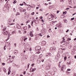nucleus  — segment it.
Here are the masks:
<instances>
[{"label":"nucleus","instance_id":"f257e3e1","mask_svg":"<svg viewBox=\"0 0 76 76\" xmlns=\"http://www.w3.org/2000/svg\"><path fill=\"white\" fill-rule=\"evenodd\" d=\"M3 34H4L5 35H8V37H10V34L7 32V31H3Z\"/></svg>","mask_w":76,"mask_h":76},{"label":"nucleus","instance_id":"f03ea898","mask_svg":"<svg viewBox=\"0 0 76 76\" xmlns=\"http://www.w3.org/2000/svg\"><path fill=\"white\" fill-rule=\"evenodd\" d=\"M50 50H51V51H54L56 50V47H53V48H51Z\"/></svg>","mask_w":76,"mask_h":76},{"label":"nucleus","instance_id":"7ed1b4c3","mask_svg":"<svg viewBox=\"0 0 76 76\" xmlns=\"http://www.w3.org/2000/svg\"><path fill=\"white\" fill-rule=\"evenodd\" d=\"M46 44V42L45 41H43L42 42L41 45L42 46H45Z\"/></svg>","mask_w":76,"mask_h":76},{"label":"nucleus","instance_id":"20e7f679","mask_svg":"<svg viewBox=\"0 0 76 76\" xmlns=\"http://www.w3.org/2000/svg\"><path fill=\"white\" fill-rule=\"evenodd\" d=\"M46 57H51V53H48L46 54Z\"/></svg>","mask_w":76,"mask_h":76},{"label":"nucleus","instance_id":"39448f33","mask_svg":"<svg viewBox=\"0 0 76 76\" xmlns=\"http://www.w3.org/2000/svg\"><path fill=\"white\" fill-rule=\"evenodd\" d=\"M48 19H50V20H53L52 16H51V15H49L48 17Z\"/></svg>","mask_w":76,"mask_h":76},{"label":"nucleus","instance_id":"423d86ee","mask_svg":"<svg viewBox=\"0 0 76 76\" xmlns=\"http://www.w3.org/2000/svg\"><path fill=\"white\" fill-rule=\"evenodd\" d=\"M35 70H36V68H30V71H31L32 72H34Z\"/></svg>","mask_w":76,"mask_h":76},{"label":"nucleus","instance_id":"0eeeda50","mask_svg":"<svg viewBox=\"0 0 76 76\" xmlns=\"http://www.w3.org/2000/svg\"><path fill=\"white\" fill-rule=\"evenodd\" d=\"M18 53V51L17 50H15L14 51V53L15 54H17Z\"/></svg>","mask_w":76,"mask_h":76},{"label":"nucleus","instance_id":"6e6552de","mask_svg":"<svg viewBox=\"0 0 76 76\" xmlns=\"http://www.w3.org/2000/svg\"><path fill=\"white\" fill-rule=\"evenodd\" d=\"M13 61V58H10V62H12Z\"/></svg>","mask_w":76,"mask_h":76},{"label":"nucleus","instance_id":"1a4fd4ad","mask_svg":"<svg viewBox=\"0 0 76 76\" xmlns=\"http://www.w3.org/2000/svg\"><path fill=\"white\" fill-rule=\"evenodd\" d=\"M68 3L70 5H71L72 4V0H69Z\"/></svg>","mask_w":76,"mask_h":76},{"label":"nucleus","instance_id":"9d476101","mask_svg":"<svg viewBox=\"0 0 76 76\" xmlns=\"http://www.w3.org/2000/svg\"><path fill=\"white\" fill-rule=\"evenodd\" d=\"M46 69L47 70H48V69H50V66H49L48 65L47 66H46Z\"/></svg>","mask_w":76,"mask_h":76},{"label":"nucleus","instance_id":"9b49d317","mask_svg":"<svg viewBox=\"0 0 76 76\" xmlns=\"http://www.w3.org/2000/svg\"><path fill=\"white\" fill-rule=\"evenodd\" d=\"M17 28H18V29H20L21 28V27L19 25H18L17 27Z\"/></svg>","mask_w":76,"mask_h":76},{"label":"nucleus","instance_id":"f8f14e48","mask_svg":"<svg viewBox=\"0 0 76 76\" xmlns=\"http://www.w3.org/2000/svg\"><path fill=\"white\" fill-rule=\"evenodd\" d=\"M6 28H7V27H4V29L3 30V31H6Z\"/></svg>","mask_w":76,"mask_h":76},{"label":"nucleus","instance_id":"ddd939ff","mask_svg":"<svg viewBox=\"0 0 76 76\" xmlns=\"http://www.w3.org/2000/svg\"><path fill=\"white\" fill-rule=\"evenodd\" d=\"M62 68L64 69H66V66L64 65H63Z\"/></svg>","mask_w":76,"mask_h":76},{"label":"nucleus","instance_id":"4468645a","mask_svg":"<svg viewBox=\"0 0 76 76\" xmlns=\"http://www.w3.org/2000/svg\"><path fill=\"white\" fill-rule=\"evenodd\" d=\"M30 36L31 37H33V34H32V31H31L30 32Z\"/></svg>","mask_w":76,"mask_h":76},{"label":"nucleus","instance_id":"2eb2a0df","mask_svg":"<svg viewBox=\"0 0 76 76\" xmlns=\"http://www.w3.org/2000/svg\"><path fill=\"white\" fill-rule=\"evenodd\" d=\"M32 6L31 7H32V8H34V7H35V5L34 4H33L32 5Z\"/></svg>","mask_w":76,"mask_h":76},{"label":"nucleus","instance_id":"dca6fc26","mask_svg":"<svg viewBox=\"0 0 76 76\" xmlns=\"http://www.w3.org/2000/svg\"><path fill=\"white\" fill-rule=\"evenodd\" d=\"M18 15H20V13L17 12L16 14V16H18Z\"/></svg>","mask_w":76,"mask_h":76},{"label":"nucleus","instance_id":"f3484780","mask_svg":"<svg viewBox=\"0 0 76 76\" xmlns=\"http://www.w3.org/2000/svg\"><path fill=\"white\" fill-rule=\"evenodd\" d=\"M44 61V59H40L39 60L40 63L41 62V61H42V62H43Z\"/></svg>","mask_w":76,"mask_h":76},{"label":"nucleus","instance_id":"a211bd4d","mask_svg":"<svg viewBox=\"0 0 76 76\" xmlns=\"http://www.w3.org/2000/svg\"><path fill=\"white\" fill-rule=\"evenodd\" d=\"M3 70L4 72H6V69H5V68H4L3 69Z\"/></svg>","mask_w":76,"mask_h":76},{"label":"nucleus","instance_id":"6ab92c4d","mask_svg":"<svg viewBox=\"0 0 76 76\" xmlns=\"http://www.w3.org/2000/svg\"><path fill=\"white\" fill-rule=\"evenodd\" d=\"M37 48H38L37 50H41V47L39 46Z\"/></svg>","mask_w":76,"mask_h":76},{"label":"nucleus","instance_id":"aec40b11","mask_svg":"<svg viewBox=\"0 0 76 76\" xmlns=\"http://www.w3.org/2000/svg\"><path fill=\"white\" fill-rule=\"evenodd\" d=\"M49 8L50 9H51L53 8V6H50L49 7Z\"/></svg>","mask_w":76,"mask_h":76},{"label":"nucleus","instance_id":"412c9836","mask_svg":"<svg viewBox=\"0 0 76 76\" xmlns=\"http://www.w3.org/2000/svg\"><path fill=\"white\" fill-rule=\"evenodd\" d=\"M23 60H26V58L25 57V56H24L23 57Z\"/></svg>","mask_w":76,"mask_h":76},{"label":"nucleus","instance_id":"4be33fe9","mask_svg":"<svg viewBox=\"0 0 76 76\" xmlns=\"http://www.w3.org/2000/svg\"><path fill=\"white\" fill-rule=\"evenodd\" d=\"M39 58H41V57H42V54L40 55L39 56Z\"/></svg>","mask_w":76,"mask_h":76},{"label":"nucleus","instance_id":"5701e85b","mask_svg":"<svg viewBox=\"0 0 76 76\" xmlns=\"http://www.w3.org/2000/svg\"><path fill=\"white\" fill-rule=\"evenodd\" d=\"M59 26H60V27H62V26H61V23H59Z\"/></svg>","mask_w":76,"mask_h":76},{"label":"nucleus","instance_id":"b1692460","mask_svg":"<svg viewBox=\"0 0 76 76\" xmlns=\"http://www.w3.org/2000/svg\"><path fill=\"white\" fill-rule=\"evenodd\" d=\"M56 67H53V70H56Z\"/></svg>","mask_w":76,"mask_h":76},{"label":"nucleus","instance_id":"393cba45","mask_svg":"<svg viewBox=\"0 0 76 76\" xmlns=\"http://www.w3.org/2000/svg\"><path fill=\"white\" fill-rule=\"evenodd\" d=\"M25 58H26V59H27L28 58V56L27 55H26L25 56Z\"/></svg>","mask_w":76,"mask_h":76},{"label":"nucleus","instance_id":"a878e982","mask_svg":"<svg viewBox=\"0 0 76 76\" xmlns=\"http://www.w3.org/2000/svg\"><path fill=\"white\" fill-rule=\"evenodd\" d=\"M18 32H19L20 34H22V32H21V31L20 30H18Z\"/></svg>","mask_w":76,"mask_h":76},{"label":"nucleus","instance_id":"bb28decb","mask_svg":"<svg viewBox=\"0 0 76 76\" xmlns=\"http://www.w3.org/2000/svg\"><path fill=\"white\" fill-rule=\"evenodd\" d=\"M14 33L15 34H16V33H15V31H13L12 33V35H13V34H14Z\"/></svg>","mask_w":76,"mask_h":76},{"label":"nucleus","instance_id":"cd10ccee","mask_svg":"<svg viewBox=\"0 0 76 76\" xmlns=\"http://www.w3.org/2000/svg\"><path fill=\"white\" fill-rule=\"evenodd\" d=\"M26 10V9H24L23 10V12H25Z\"/></svg>","mask_w":76,"mask_h":76},{"label":"nucleus","instance_id":"c85d7f7f","mask_svg":"<svg viewBox=\"0 0 76 76\" xmlns=\"http://www.w3.org/2000/svg\"><path fill=\"white\" fill-rule=\"evenodd\" d=\"M70 40H71V39L69 38L68 39L67 41H70Z\"/></svg>","mask_w":76,"mask_h":76},{"label":"nucleus","instance_id":"c756f323","mask_svg":"<svg viewBox=\"0 0 76 76\" xmlns=\"http://www.w3.org/2000/svg\"><path fill=\"white\" fill-rule=\"evenodd\" d=\"M63 42H65V39H64V38H63V40H62Z\"/></svg>","mask_w":76,"mask_h":76},{"label":"nucleus","instance_id":"7c9ffc66","mask_svg":"<svg viewBox=\"0 0 76 76\" xmlns=\"http://www.w3.org/2000/svg\"><path fill=\"white\" fill-rule=\"evenodd\" d=\"M6 45H5L4 47V50H6Z\"/></svg>","mask_w":76,"mask_h":76},{"label":"nucleus","instance_id":"2f4dec72","mask_svg":"<svg viewBox=\"0 0 76 76\" xmlns=\"http://www.w3.org/2000/svg\"><path fill=\"white\" fill-rule=\"evenodd\" d=\"M14 25V23H11L9 25L10 26V25Z\"/></svg>","mask_w":76,"mask_h":76},{"label":"nucleus","instance_id":"473e14b6","mask_svg":"<svg viewBox=\"0 0 76 76\" xmlns=\"http://www.w3.org/2000/svg\"><path fill=\"white\" fill-rule=\"evenodd\" d=\"M64 60H66V59H67V57L66 56H65L64 58Z\"/></svg>","mask_w":76,"mask_h":76},{"label":"nucleus","instance_id":"72a5a7b5","mask_svg":"<svg viewBox=\"0 0 76 76\" xmlns=\"http://www.w3.org/2000/svg\"><path fill=\"white\" fill-rule=\"evenodd\" d=\"M64 0H60V2H62V3H63L64 2Z\"/></svg>","mask_w":76,"mask_h":76},{"label":"nucleus","instance_id":"f704fd0d","mask_svg":"<svg viewBox=\"0 0 76 76\" xmlns=\"http://www.w3.org/2000/svg\"><path fill=\"white\" fill-rule=\"evenodd\" d=\"M71 63V62H67V64H70Z\"/></svg>","mask_w":76,"mask_h":76},{"label":"nucleus","instance_id":"c9c22d12","mask_svg":"<svg viewBox=\"0 0 76 76\" xmlns=\"http://www.w3.org/2000/svg\"><path fill=\"white\" fill-rule=\"evenodd\" d=\"M34 14H35V12H32V13H31V15H34Z\"/></svg>","mask_w":76,"mask_h":76},{"label":"nucleus","instance_id":"e433bc0d","mask_svg":"<svg viewBox=\"0 0 76 76\" xmlns=\"http://www.w3.org/2000/svg\"><path fill=\"white\" fill-rule=\"evenodd\" d=\"M39 35H40V36H41V37H42V34L41 33H39Z\"/></svg>","mask_w":76,"mask_h":76},{"label":"nucleus","instance_id":"4c0bfd02","mask_svg":"<svg viewBox=\"0 0 76 76\" xmlns=\"http://www.w3.org/2000/svg\"><path fill=\"white\" fill-rule=\"evenodd\" d=\"M20 11L21 12H23V10H22V9H20Z\"/></svg>","mask_w":76,"mask_h":76},{"label":"nucleus","instance_id":"58836bf2","mask_svg":"<svg viewBox=\"0 0 76 76\" xmlns=\"http://www.w3.org/2000/svg\"><path fill=\"white\" fill-rule=\"evenodd\" d=\"M74 19H75V18H71V20H74Z\"/></svg>","mask_w":76,"mask_h":76},{"label":"nucleus","instance_id":"ea45409f","mask_svg":"<svg viewBox=\"0 0 76 76\" xmlns=\"http://www.w3.org/2000/svg\"><path fill=\"white\" fill-rule=\"evenodd\" d=\"M2 65H3V66H4V65H5V64H5V63H2Z\"/></svg>","mask_w":76,"mask_h":76},{"label":"nucleus","instance_id":"a19ab883","mask_svg":"<svg viewBox=\"0 0 76 76\" xmlns=\"http://www.w3.org/2000/svg\"><path fill=\"white\" fill-rule=\"evenodd\" d=\"M21 55L22 56H24V54H23V53H21Z\"/></svg>","mask_w":76,"mask_h":76},{"label":"nucleus","instance_id":"79ce46f5","mask_svg":"<svg viewBox=\"0 0 76 76\" xmlns=\"http://www.w3.org/2000/svg\"><path fill=\"white\" fill-rule=\"evenodd\" d=\"M27 6H28V7H31V5L29 4H28L27 5Z\"/></svg>","mask_w":76,"mask_h":76},{"label":"nucleus","instance_id":"37998d69","mask_svg":"<svg viewBox=\"0 0 76 76\" xmlns=\"http://www.w3.org/2000/svg\"><path fill=\"white\" fill-rule=\"evenodd\" d=\"M73 1L74 3H76V0H74Z\"/></svg>","mask_w":76,"mask_h":76},{"label":"nucleus","instance_id":"c03bdc74","mask_svg":"<svg viewBox=\"0 0 76 76\" xmlns=\"http://www.w3.org/2000/svg\"><path fill=\"white\" fill-rule=\"evenodd\" d=\"M13 66H16V64H13Z\"/></svg>","mask_w":76,"mask_h":76},{"label":"nucleus","instance_id":"a18cd8bd","mask_svg":"<svg viewBox=\"0 0 76 76\" xmlns=\"http://www.w3.org/2000/svg\"><path fill=\"white\" fill-rule=\"evenodd\" d=\"M13 3L14 4H15V3H16V1H15L13 2Z\"/></svg>","mask_w":76,"mask_h":76},{"label":"nucleus","instance_id":"49530a36","mask_svg":"<svg viewBox=\"0 0 76 76\" xmlns=\"http://www.w3.org/2000/svg\"><path fill=\"white\" fill-rule=\"evenodd\" d=\"M12 58H13V59L14 58H15V56H13Z\"/></svg>","mask_w":76,"mask_h":76},{"label":"nucleus","instance_id":"de8ad7c7","mask_svg":"<svg viewBox=\"0 0 76 76\" xmlns=\"http://www.w3.org/2000/svg\"><path fill=\"white\" fill-rule=\"evenodd\" d=\"M30 65V64H28V68H29V66Z\"/></svg>","mask_w":76,"mask_h":76},{"label":"nucleus","instance_id":"09e8293b","mask_svg":"<svg viewBox=\"0 0 76 76\" xmlns=\"http://www.w3.org/2000/svg\"><path fill=\"white\" fill-rule=\"evenodd\" d=\"M24 75H25V74L26 73V71H24L23 73Z\"/></svg>","mask_w":76,"mask_h":76},{"label":"nucleus","instance_id":"8fccbe9b","mask_svg":"<svg viewBox=\"0 0 76 76\" xmlns=\"http://www.w3.org/2000/svg\"><path fill=\"white\" fill-rule=\"evenodd\" d=\"M20 6H23V4H20Z\"/></svg>","mask_w":76,"mask_h":76},{"label":"nucleus","instance_id":"3c124183","mask_svg":"<svg viewBox=\"0 0 76 76\" xmlns=\"http://www.w3.org/2000/svg\"><path fill=\"white\" fill-rule=\"evenodd\" d=\"M10 71L9 70L8 72V75H10V72L9 71Z\"/></svg>","mask_w":76,"mask_h":76},{"label":"nucleus","instance_id":"603ef678","mask_svg":"<svg viewBox=\"0 0 76 76\" xmlns=\"http://www.w3.org/2000/svg\"><path fill=\"white\" fill-rule=\"evenodd\" d=\"M40 19H42V17H39Z\"/></svg>","mask_w":76,"mask_h":76},{"label":"nucleus","instance_id":"864d4df0","mask_svg":"<svg viewBox=\"0 0 76 76\" xmlns=\"http://www.w3.org/2000/svg\"><path fill=\"white\" fill-rule=\"evenodd\" d=\"M70 69H68L67 70V71H70Z\"/></svg>","mask_w":76,"mask_h":76},{"label":"nucleus","instance_id":"5fc2aeb1","mask_svg":"<svg viewBox=\"0 0 76 76\" xmlns=\"http://www.w3.org/2000/svg\"><path fill=\"white\" fill-rule=\"evenodd\" d=\"M66 73L67 74H69V73H70V72H68L67 71L66 72Z\"/></svg>","mask_w":76,"mask_h":76},{"label":"nucleus","instance_id":"6e6d98bb","mask_svg":"<svg viewBox=\"0 0 76 76\" xmlns=\"http://www.w3.org/2000/svg\"><path fill=\"white\" fill-rule=\"evenodd\" d=\"M33 22H34L35 23H36L37 24V23H36V20H34Z\"/></svg>","mask_w":76,"mask_h":76},{"label":"nucleus","instance_id":"4d7b16f0","mask_svg":"<svg viewBox=\"0 0 76 76\" xmlns=\"http://www.w3.org/2000/svg\"><path fill=\"white\" fill-rule=\"evenodd\" d=\"M34 64H31V66H32V67L33 66H34Z\"/></svg>","mask_w":76,"mask_h":76},{"label":"nucleus","instance_id":"13d9d810","mask_svg":"<svg viewBox=\"0 0 76 76\" xmlns=\"http://www.w3.org/2000/svg\"><path fill=\"white\" fill-rule=\"evenodd\" d=\"M38 9H39V7H36V9L37 10Z\"/></svg>","mask_w":76,"mask_h":76},{"label":"nucleus","instance_id":"bf43d9fd","mask_svg":"<svg viewBox=\"0 0 76 76\" xmlns=\"http://www.w3.org/2000/svg\"><path fill=\"white\" fill-rule=\"evenodd\" d=\"M28 28H31V26L29 25H28Z\"/></svg>","mask_w":76,"mask_h":76},{"label":"nucleus","instance_id":"052dcab7","mask_svg":"<svg viewBox=\"0 0 76 76\" xmlns=\"http://www.w3.org/2000/svg\"><path fill=\"white\" fill-rule=\"evenodd\" d=\"M50 37V36L48 35L47 36V38H49Z\"/></svg>","mask_w":76,"mask_h":76},{"label":"nucleus","instance_id":"680f3d73","mask_svg":"<svg viewBox=\"0 0 76 76\" xmlns=\"http://www.w3.org/2000/svg\"><path fill=\"white\" fill-rule=\"evenodd\" d=\"M16 43H14V45H15V47H16Z\"/></svg>","mask_w":76,"mask_h":76},{"label":"nucleus","instance_id":"e2e57ef3","mask_svg":"<svg viewBox=\"0 0 76 76\" xmlns=\"http://www.w3.org/2000/svg\"><path fill=\"white\" fill-rule=\"evenodd\" d=\"M59 11H57V14L58 13H59Z\"/></svg>","mask_w":76,"mask_h":76},{"label":"nucleus","instance_id":"0e129e2a","mask_svg":"<svg viewBox=\"0 0 76 76\" xmlns=\"http://www.w3.org/2000/svg\"><path fill=\"white\" fill-rule=\"evenodd\" d=\"M67 42H65L64 44V45H66V44H67Z\"/></svg>","mask_w":76,"mask_h":76},{"label":"nucleus","instance_id":"69168bd1","mask_svg":"<svg viewBox=\"0 0 76 76\" xmlns=\"http://www.w3.org/2000/svg\"><path fill=\"white\" fill-rule=\"evenodd\" d=\"M27 39V38H25L24 39V41H25V40H26V39Z\"/></svg>","mask_w":76,"mask_h":76},{"label":"nucleus","instance_id":"338daca9","mask_svg":"<svg viewBox=\"0 0 76 76\" xmlns=\"http://www.w3.org/2000/svg\"><path fill=\"white\" fill-rule=\"evenodd\" d=\"M73 7H74V8H75H75H76V6L75 5V6H74Z\"/></svg>","mask_w":76,"mask_h":76},{"label":"nucleus","instance_id":"774afa93","mask_svg":"<svg viewBox=\"0 0 76 76\" xmlns=\"http://www.w3.org/2000/svg\"><path fill=\"white\" fill-rule=\"evenodd\" d=\"M45 5H46L47 6V5L48 4V3H45Z\"/></svg>","mask_w":76,"mask_h":76}]
</instances>
